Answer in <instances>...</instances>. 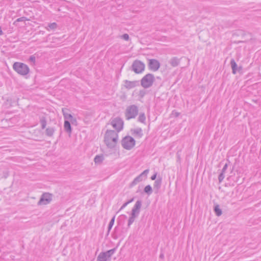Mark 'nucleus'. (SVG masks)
I'll use <instances>...</instances> for the list:
<instances>
[{"label": "nucleus", "mask_w": 261, "mask_h": 261, "mask_svg": "<svg viewBox=\"0 0 261 261\" xmlns=\"http://www.w3.org/2000/svg\"><path fill=\"white\" fill-rule=\"evenodd\" d=\"M156 175H157V173L155 172L153 175H152L151 176V177H150L151 179L152 180H155V179L156 178Z\"/></svg>", "instance_id": "f704fd0d"}, {"label": "nucleus", "mask_w": 261, "mask_h": 261, "mask_svg": "<svg viewBox=\"0 0 261 261\" xmlns=\"http://www.w3.org/2000/svg\"><path fill=\"white\" fill-rule=\"evenodd\" d=\"M115 216H114L111 220H110V222H109V225H112V226H113L114 221H115Z\"/></svg>", "instance_id": "473e14b6"}, {"label": "nucleus", "mask_w": 261, "mask_h": 261, "mask_svg": "<svg viewBox=\"0 0 261 261\" xmlns=\"http://www.w3.org/2000/svg\"><path fill=\"white\" fill-rule=\"evenodd\" d=\"M138 216L136 215H133V214L131 213V216L129 218V219H128V226L129 227L130 226V225L132 224V223L134 222L135 220V218L137 217Z\"/></svg>", "instance_id": "b1692460"}, {"label": "nucleus", "mask_w": 261, "mask_h": 261, "mask_svg": "<svg viewBox=\"0 0 261 261\" xmlns=\"http://www.w3.org/2000/svg\"><path fill=\"white\" fill-rule=\"evenodd\" d=\"M40 123L41 124L42 129H44L46 125V120L45 117H42L40 119Z\"/></svg>", "instance_id": "cd10ccee"}, {"label": "nucleus", "mask_w": 261, "mask_h": 261, "mask_svg": "<svg viewBox=\"0 0 261 261\" xmlns=\"http://www.w3.org/2000/svg\"><path fill=\"white\" fill-rule=\"evenodd\" d=\"M138 120L139 122L144 123L146 120V117L144 113L140 114Z\"/></svg>", "instance_id": "bb28decb"}, {"label": "nucleus", "mask_w": 261, "mask_h": 261, "mask_svg": "<svg viewBox=\"0 0 261 261\" xmlns=\"http://www.w3.org/2000/svg\"><path fill=\"white\" fill-rule=\"evenodd\" d=\"M122 216H123L125 218H126V216H125V215H122Z\"/></svg>", "instance_id": "ea45409f"}, {"label": "nucleus", "mask_w": 261, "mask_h": 261, "mask_svg": "<svg viewBox=\"0 0 261 261\" xmlns=\"http://www.w3.org/2000/svg\"><path fill=\"white\" fill-rule=\"evenodd\" d=\"M121 38L125 40H128L129 37L127 34H124L121 36Z\"/></svg>", "instance_id": "2f4dec72"}, {"label": "nucleus", "mask_w": 261, "mask_h": 261, "mask_svg": "<svg viewBox=\"0 0 261 261\" xmlns=\"http://www.w3.org/2000/svg\"><path fill=\"white\" fill-rule=\"evenodd\" d=\"M108 259L104 253H99L97 258V261H107Z\"/></svg>", "instance_id": "a878e982"}, {"label": "nucleus", "mask_w": 261, "mask_h": 261, "mask_svg": "<svg viewBox=\"0 0 261 261\" xmlns=\"http://www.w3.org/2000/svg\"><path fill=\"white\" fill-rule=\"evenodd\" d=\"M131 132L133 135L135 137H138L139 138H141L143 135L142 129L140 127L135 129H132Z\"/></svg>", "instance_id": "ddd939ff"}, {"label": "nucleus", "mask_w": 261, "mask_h": 261, "mask_svg": "<svg viewBox=\"0 0 261 261\" xmlns=\"http://www.w3.org/2000/svg\"><path fill=\"white\" fill-rule=\"evenodd\" d=\"M227 167H228V164L227 163H226L224 165V167H223V169H222L220 174L219 175L218 180H219V182L220 183L222 181V180L224 179V178L225 177L224 173L226 172V171L227 169Z\"/></svg>", "instance_id": "dca6fc26"}, {"label": "nucleus", "mask_w": 261, "mask_h": 261, "mask_svg": "<svg viewBox=\"0 0 261 261\" xmlns=\"http://www.w3.org/2000/svg\"><path fill=\"white\" fill-rule=\"evenodd\" d=\"M179 59L176 57L172 58L169 61V63L172 67L177 66L179 64Z\"/></svg>", "instance_id": "f3484780"}, {"label": "nucleus", "mask_w": 261, "mask_h": 261, "mask_svg": "<svg viewBox=\"0 0 261 261\" xmlns=\"http://www.w3.org/2000/svg\"><path fill=\"white\" fill-rule=\"evenodd\" d=\"M144 69L145 64L140 60H136L132 64V70L137 74L142 72Z\"/></svg>", "instance_id": "423d86ee"}, {"label": "nucleus", "mask_w": 261, "mask_h": 261, "mask_svg": "<svg viewBox=\"0 0 261 261\" xmlns=\"http://www.w3.org/2000/svg\"><path fill=\"white\" fill-rule=\"evenodd\" d=\"M148 67L150 70L153 71H156L160 67L159 61L156 59H152L148 60Z\"/></svg>", "instance_id": "9d476101"}, {"label": "nucleus", "mask_w": 261, "mask_h": 261, "mask_svg": "<svg viewBox=\"0 0 261 261\" xmlns=\"http://www.w3.org/2000/svg\"><path fill=\"white\" fill-rule=\"evenodd\" d=\"M149 170L146 169L140 175L137 176L134 180L130 184V187H133L137 185L138 182L145 179L147 178L148 173H149Z\"/></svg>", "instance_id": "6e6552de"}, {"label": "nucleus", "mask_w": 261, "mask_h": 261, "mask_svg": "<svg viewBox=\"0 0 261 261\" xmlns=\"http://www.w3.org/2000/svg\"><path fill=\"white\" fill-rule=\"evenodd\" d=\"M135 139L129 136H127L124 137L121 141L122 146L126 150H130L135 145Z\"/></svg>", "instance_id": "39448f33"}, {"label": "nucleus", "mask_w": 261, "mask_h": 261, "mask_svg": "<svg viewBox=\"0 0 261 261\" xmlns=\"http://www.w3.org/2000/svg\"><path fill=\"white\" fill-rule=\"evenodd\" d=\"M142 206V201L140 200H138L136 201L135 205L132 210V213L133 215H136L137 216L139 215L140 211V209Z\"/></svg>", "instance_id": "9b49d317"}, {"label": "nucleus", "mask_w": 261, "mask_h": 261, "mask_svg": "<svg viewBox=\"0 0 261 261\" xmlns=\"http://www.w3.org/2000/svg\"><path fill=\"white\" fill-rule=\"evenodd\" d=\"M55 130L54 127H48L46 129V135L48 137H51L53 136Z\"/></svg>", "instance_id": "4be33fe9"}, {"label": "nucleus", "mask_w": 261, "mask_h": 261, "mask_svg": "<svg viewBox=\"0 0 261 261\" xmlns=\"http://www.w3.org/2000/svg\"><path fill=\"white\" fill-rule=\"evenodd\" d=\"M26 19V18L25 17H20L19 18H18L16 21H18V22H20V21H24Z\"/></svg>", "instance_id": "72a5a7b5"}, {"label": "nucleus", "mask_w": 261, "mask_h": 261, "mask_svg": "<svg viewBox=\"0 0 261 261\" xmlns=\"http://www.w3.org/2000/svg\"><path fill=\"white\" fill-rule=\"evenodd\" d=\"M29 61L33 63V65H35L36 62V57L34 55L31 56L29 58Z\"/></svg>", "instance_id": "7c9ffc66"}, {"label": "nucleus", "mask_w": 261, "mask_h": 261, "mask_svg": "<svg viewBox=\"0 0 261 261\" xmlns=\"http://www.w3.org/2000/svg\"><path fill=\"white\" fill-rule=\"evenodd\" d=\"M48 27H49V29H50L51 30H54L57 28V24L56 22H53V23H49L48 24Z\"/></svg>", "instance_id": "c756f323"}, {"label": "nucleus", "mask_w": 261, "mask_h": 261, "mask_svg": "<svg viewBox=\"0 0 261 261\" xmlns=\"http://www.w3.org/2000/svg\"><path fill=\"white\" fill-rule=\"evenodd\" d=\"M104 160V157L102 155H97L94 158V161L95 164H100Z\"/></svg>", "instance_id": "412c9836"}, {"label": "nucleus", "mask_w": 261, "mask_h": 261, "mask_svg": "<svg viewBox=\"0 0 261 261\" xmlns=\"http://www.w3.org/2000/svg\"><path fill=\"white\" fill-rule=\"evenodd\" d=\"M112 225H110L109 224V226H108V233L110 232V231L111 230V228H112Z\"/></svg>", "instance_id": "e433bc0d"}, {"label": "nucleus", "mask_w": 261, "mask_h": 261, "mask_svg": "<svg viewBox=\"0 0 261 261\" xmlns=\"http://www.w3.org/2000/svg\"><path fill=\"white\" fill-rule=\"evenodd\" d=\"M155 78L153 74L148 73L144 76L141 80V85L144 88H148L153 85Z\"/></svg>", "instance_id": "7ed1b4c3"}, {"label": "nucleus", "mask_w": 261, "mask_h": 261, "mask_svg": "<svg viewBox=\"0 0 261 261\" xmlns=\"http://www.w3.org/2000/svg\"><path fill=\"white\" fill-rule=\"evenodd\" d=\"M52 196L49 193H44L38 202V205H46L52 200Z\"/></svg>", "instance_id": "1a4fd4ad"}, {"label": "nucleus", "mask_w": 261, "mask_h": 261, "mask_svg": "<svg viewBox=\"0 0 261 261\" xmlns=\"http://www.w3.org/2000/svg\"><path fill=\"white\" fill-rule=\"evenodd\" d=\"M134 200V198H132L131 199H130L129 200L127 201V202H125L122 206L121 207H120V210H119V211L118 212H119V211H121L122 210H123L125 206H126L127 205V204H128L129 203L133 202Z\"/></svg>", "instance_id": "c85d7f7f"}, {"label": "nucleus", "mask_w": 261, "mask_h": 261, "mask_svg": "<svg viewBox=\"0 0 261 261\" xmlns=\"http://www.w3.org/2000/svg\"><path fill=\"white\" fill-rule=\"evenodd\" d=\"M3 34V31L2 30L1 27H0V36Z\"/></svg>", "instance_id": "58836bf2"}, {"label": "nucleus", "mask_w": 261, "mask_h": 261, "mask_svg": "<svg viewBox=\"0 0 261 261\" xmlns=\"http://www.w3.org/2000/svg\"><path fill=\"white\" fill-rule=\"evenodd\" d=\"M118 135L113 130H107L105 135L104 141L108 148H113L115 147L118 140Z\"/></svg>", "instance_id": "f257e3e1"}, {"label": "nucleus", "mask_w": 261, "mask_h": 261, "mask_svg": "<svg viewBox=\"0 0 261 261\" xmlns=\"http://www.w3.org/2000/svg\"><path fill=\"white\" fill-rule=\"evenodd\" d=\"M124 82L125 84L124 87L127 89H132L135 87L138 84V82L136 81H129L128 80H125Z\"/></svg>", "instance_id": "f8f14e48"}, {"label": "nucleus", "mask_w": 261, "mask_h": 261, "mask_svg": "<svg viewBox=\"0 0 261 261\" xmlns=\"http://www.w3.org/2000/svg\"><path fill=\"white\" fill-rule=\"evenodd\" d=\"M116 250V248H113V249H110L109 250H108L106 252H102L100 253H104V254L106 255V257H107V258L108 259V260H110L111 257L115 252Z\"/></svg>", "instance_id": "a211bd4d"}, {"label": "nucleus", "mask_w": 261, "mask_h": 261, "mask_svg": "<svg viewBox=\"0 0 261 261\" xmlns=\"http://www.w3.org/2000/svg\"><path fill=\"white\" fill-rule=\"evenodd\" d=\"M66 111H67V110L64 109H62V112H63L64 118L65 120H69L72 118L73 116L71 114H69L67 112H66Z\"/></svg>", "instance_id": "aec40b11"}, {"label": "nucleus", "mask_w": 261, "mask_h": 261, "mask_svg": "<svg viewBox=\"0 0 261 261\" xmlns=\"http://www.w3.org/2000/svg\"><path fill=\"white\" fill-rule=\"evenodd\" d=\"M13 69L21 75H26L30 72L29 66L21 62H15L13 65Z\"/></svg>", "instance_id": "f03ea898"}, {"label": "nucleus", "mask_w": 261, "mask_h": 261, "mask_svg": "<svg viewBox=\"0 0 261 261\" xmlns=\"http://www.w3.org/2000/svg\"><path fill=\"white\" fill-rule=\"evenodd\" d=\"M138 108L133 105L127 107L125 112V117L126 120L135 118L138 114Z\"/></svg>", "instance_id": "20e7f679"}, {"label": "nucleus", "mask_w": 261, "mask_h": 261, "mask_svg": "<svg viewBox=\"0 0 261 261\" xmlns=\"http://www.w3.org/2000/svg\"><path fill=\"white\" fill-rule=\"evenodd\" d=\"M159 257L160 258L163 259L164 258V254L163 253H162L160 254Z\"/></svg>", "instance_id": "4c0bfd02"}, {"label": "nucleus", "mask_w": 261, "mask_h": 261, "mask_svg": "<svg viewBox=\"0 0 261 261\" xmlns=\"http://www.w3.org/2000/svg\"><path fill=\"white\" fill-rule=\"evenodd\" d=\"M230 65L232 68V72L236 74L237 70V64L233 59L230 60Z\"/></svg>", "instance_id": "6ab92c4d"}, {"label": "nucleus", "mask_w": 261, "mask_h": 261, "mask_svg": "<svg viewBox=\"0 0 261 261\" xmlns=\"http://www.w3.org/2000/svg\"><path fill=\"white\" fill-rule=\"evenodd\" d=\"M110 123L116 130L117 133L120 132L123 129V121L120 117H116L112 119Z\"/></svg>", "instance_id": "0eeeda50"}, {"label": "nucleus", "mask_w": 261, "mask_h": 261, "mask_svg": "<svg viewBox=\"0 0 261 261\" xmlns=\"http://www.w3.org/2000/svg\"><path fill=\"white\" fill-rule=\"evenodd\" d=\"M214 211L215 213V214L217 216H220L222 215V211L220 209V206L218 204H216L215 205Z\"/></svg>", "instance_id": "5701e85b"}, {"label": "nucleus", "mask_w": 261, "mask_h": 261, "mask_svg": "<svg viewBox=\"0 0 261 261\" xmlns=\"http://www.w3.org/2000/svg\"><path fill=\"white\" fill-rule=\"evenodd\" d=\"M70 120V121H71L72 124H74V123L76 122V119L73 118V117H72V118Z\"/></svg>", "instance_id": "c9c22d12"}, {"label": "nucleus", "mask_w": 261, "mask_h": 261, "mask_svg": "<svg viewBox=\"0 0 261 261\" xmlns=\"http://www.w3.org/2000/svg\"><path fill=\"white\" fill-rule=\"evenodd\" d=\"M162 185V178H158L154 181L153 184V188L156 190L155 192L158 193L159 189L161 188Z\"/></svg>", "instance_id": "2eb2a0df"}, {"label": "nucleus", "mask_w": 261, "mask_h": 261, "mask_svg": "<svg viewBox=\"0 0 261 261\" xmlns=\"http://www.w3.org/2000/svg\"><path fill=\"white\" fill-rule=\"evenodd\" d=\"M144 191L147 195H150L152 193V189L150 185H147L144 188Z\"/></svg>", "instance_id": "393cba45"}, {"label": "nucleus", "mask_w": 261, "mask_h": 261, "mask_svg": "<svg viewBox=\"0 0 261 261\" xmlns=\"http://www.w3.org/2000/svg\"><path fill=\"white\" fill-rule=\"evenodd\" d=\"M64 128L65 130L69 134V136H70V135L72 133V128L70 122L69 120H64Z\"/></svg>", "instance_id": "4468645a"}]
</instances>
